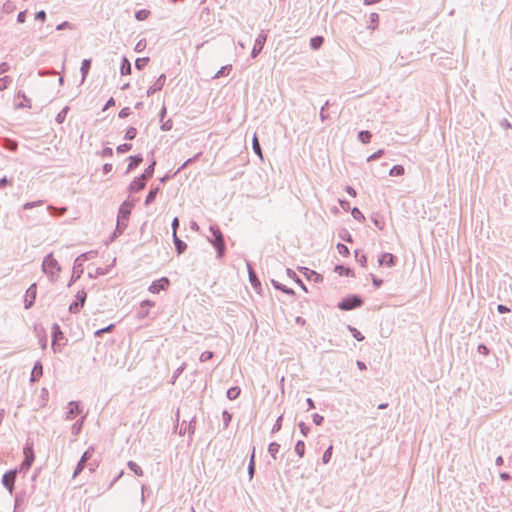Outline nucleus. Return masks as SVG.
<instances>
[{
    "label": "nucleus",
    "instance_id": "1",
    "mask_svg": "<svg viewBox=\"0 0 512 512\" xmlns=\"http://www.w3.org/2000/svg\"><path fill=\"white\" fill-rule=\"evenodd\" d=\"M133 204L129 201L123 202L118 211L116 229L112 235V240L121 235L128 225L129 216L131 214Z\"/></svg>",
    "mask_w": 512,
    "mask_h": 512
},
{
    "label": "nucleus",
    "instance_id": "2",
    "mask_svg": "<svg viewBox=\"0 0 512 512\" xmlns=\"http://www.w3.org/2000/svg\"><path fill=\"white\" fill-rule=\"evenodd\" d=\"M211 236H208V241L213 245L217 252V258L221 259L226 252V244L223 233L221 232L218 225H211L209 227Z\"/></svg>",
    "mask_w": 512,
    "mask_h": 512
},
{
    "label": "nucleus",
    "instance_id": "3",
    "mask_svg": "<svg viewBox=\"0 0 512 512\" xmlns=\"http://www.w3.org/2000/svg\"><path fill=\"white\" fill-rule=\"evenodd\" d=\"M363 303H364V301L359 295L353 294V295H349V296L345 297L344 299H342L337 304V307L343 311H350V310L361 307L363 305Z\"/></svg>",
    "mask_w": 512,
    "mask_h": 512
},
{
    "label": "nucleus",
    "instance_id": "4",
    "mask_svg": "<svg viewBox=\"0 0 512 512\" xmlns=\"http://www.w3.org/2000/svg\"><path fill=\"white\" fill-rule=\"evenodd\" d=\"M42 270L52 278L61 270L58 261L53 257L52 253L48 254L44 258L42 262Z\"/></svg>",
    "mask_w": 512,
    "mask_h": 512
},
{
    "label": "nucleus",
    "instance_id": "5",
    "mask_svg": "<svg viewBox=\"0 0 512 512\" xmlns=\"http://www.w3.org/2000/svg\"><path fill=\"white\" fill-rule=\"evenodd\" d=\"M23 453H24V460L22 461V463L20 464V467L18 469V472H26L30 469V467L32 466L33 462H34V459H35V455H34V450H33V446L32 444H29L27 443L23 449Z\"/></svg>",
    "mask_w": 512,
    "mask_h": 512
},
{
    "label": "nucleus",
    "instance_id": "6",
    "mask_svg": "<svg viewBox=\"0 0 512 512\" xmlns=\"http://www.w3.org/2000/svg\"><path fill=\"white\" fill-rule=\"evenodd\" d=\"M92 253L93 252L83 253L75 259L73 265V274L68 286H71L74 281L80 278L81 274L83 273L82 265L89 259V255Z\"/></svg>",
    "mask_w": 512,
    "mask_h": 512
},
{
    "label": "nucleus",
    "instance_id": "7",
    "mask_svg": "<svg viewBox=\"0 0 512 512\" xmlns=\"http://www.w3.org/2000/svg\"><path fill=\"white\" fill-rule=\"evenodd\" d=\"M17 473L18 469H12L5 472L4 475L2 476V484L9 491L10 495L13 494Z\"/></svg>",
    "mask_w": 512,
    "mask_h": 512
},
{
    "label": "nucleus",
    "instance_id": "8",
    "mask_svg": "<svg viewBox=\"0 0 512 512\" xmlns=\"http://www.w3.org/2000/svg\"><path fill=\"white\" fill-rule=\"evenodd\" d=\"M94 453V449L92 447L88 448L83 455L81 456L75 470L73 473V478H76L82 470L85 468L87 461L92 457Z\"/></svg>",
    "mask_w": 512,
    "mask_h": 512
},
{
    "label": "nucleus",
    "instance_id": "9",
    "mask_svg": "<svg viewBox=\"0 0 512 512\" xmlns=\"http://www.w3.org/2000/svg\"><path fill=\"white\" fill-rule=\"evenodd\" d=\"M36 295H37V285H36V283H33L26 290L25 299H24L25 309H30L34 305L35 300H36Z\"/></svg>",
    "mask_w": 512,
    "mask_h": 512
},
{
    "label": "nucleus",
    "instance_id": "10",
    "mask_svg": "<svg viewBox=\"0 0 512 512\" xmlns=\"http://www.w3.org/2000/svg\"><path fill=\"white\" fill-rule=\"evenodd\" d=\"M267 39V35L262 31L257 38L255 39L254 46L251 51V57L256 58L262 51L265 42Z\"/></svg>",
    "mask_w": 512,
    "mask_h": 512
},
{
    "label": "nucleus",
    "instance_id": "11",
    "mask_svg": "<svg viewBox=\"0 0 512 512\" xmlns=\"http://www.w3.org/2000/svg\"><path fill=\"white\" fill-rule=\"evenodd\" d=\"M82 412V409L80 407V403L77 401H70L68 403L67 411L65 413V419L66 420H73L76 418L80 413Z\"/></svg>",
    "mask_w": 512,
    "mask_h": 512
},
{
    "label": "nucleus",
    "instance_id": "12",
    "mask_svg": "<svg viewBox=\"0 0 512 512\" xmlns=\"http://www.w3.org/2000/svg\"><path fill=\"white\" fill-rule=\"evenodd\" d=\"M169 279L166 277H162L159 280L153 281L149 286V291L151 293H159L162 290H165L169 286Z\"/></svg>",
    "mask_w": 512,
    "mask_h": 512
},
{
    "label": "nucleus",
    "instance_id": "13",
    "mask_svg": "<svg viewBox=\"0 0 512 512\" xmlns=\"http://www.w3.org/2000/svg\"><path fill=\"white\" fill-rule=\"evenodd\" d=\"M195 423H196V417L195 416L188 423L185 420L182 421L179 434L183 435L186 432H188L190 440H192V435L195 432Z\"/></svg>",
    "mask_w": 512,
    "mask_h": 512
},
{
    "label": "nucleus",
    "instance_id": "14",
    "mask_svg": "<svg viewBox=\"0 0 512 512\" xmlns=\"http://www.w3.org/2000/svg\"><path fill=\"white\" fill-rule=\"evenodd\" d=\"M146 181L147 179L142 178V175L134 178V180L130 183L128 187L129 192L134 193L141 191L142 189H144Z\"/></svg>",
    "mask_w": 512,
    "mask_h": 512
},
{
    "label": "nucleus",
    "instance_id": "15",
    "mask_svg": "<svg viewBox=\"0 0 512 512\" xmlns=\"http://www.w3.org/2000/svg\"><path fill=\"white\" fill-rule=\"evenodd\" d=\"M165 81H166L165 74H161L158 77V79L156 80V82L151 87H149V89L147 90V96H151L155 92L160 91L163 88Z\"/></svg>",
    "mask_w": 512,
    "mask_h": 512
},
{
    "label": "nucleus",
    "instance_id": "16",
    "mask_svg": "<svg viewBox=\"0 0 512 512\" xmlns=\"http://www.w3.org/2000/svg\"><path fill=\"white\" fill-rule=\"evenodd\" d=\"M42 375H43V365L40 361H36L33 366L32 372H31L30 381L36 382L40 379V377Z\"/></svg>",
    "mask_w": 512,
    "mask_h": 512
},
{
    "label": "nucleus",
    "instance_id": "17",
    "mask_svg": "<svg viewBox=\"0 0 512 512\" xmlns=\"http://www.w3.org/2000/svg\"><path fill=\"white\" fill-rule=\"evenodd\" d=\"M396 257L391 253H383L378 262L380 266L386 265L388 267H392L395 265Z\"/></svg>",
    "mask_w": 512,
    "mask_h": 512
},
{
    "label": "nucleus",
    "instance_id": "18",
    "mask_svg": "<svg viewBox=\"0 0 512 512\" xmlns=\"http://www.w3.org/2000/svg\"><path fill=\"white\" fill-rule=\"evenodd\" d=\"M300 270L304 273V275L309 279V280H313L314 282L318 283V282H321L323 280V277L322 275H320L319 273H317L316 271L314 270H311L309 268H306V267H301Z\"/></svg>",
    "mask_w": 512,
    "mask_h": 512
},
{
    "label": "nucleus",
    "instance_id": "19",
    "mask_svg": "<svg viewBox=\"0 0 512 512\" xmlns=\"http://www.w3.org/2000/svg\"><path fill=\"white\" fill-rule=\"evenodd\" d=\"M128 160L130 162L128 164L126 173H129L132 170H134L135 168H137L142 163L143 157L141 154H138V155H134V156H129Z\"/></svg>",
    "mask_w": 512,
    "mask_h": 512
},
{
    "label": "nucleus",
    "instance_id": "20",
    "mask_svg": "<svg viewBox=\"0 0 512 512\" xmlns=\"http://www.w3.org/2000/svg\"><path fill=\"white\" fill-rule=\"evenodd\" d=\"M247 269H248V274H249V280H250V283L251 285L254 287V288H258L261 286V283L255 273V271L253 270L252 268V265L250 262H247Z\"/></svg>",
    "mask_w": 512,
    "mask_h": 512
},
{
    "label": "nucleus",
    "instance_id": "21",
    "mask_svg": "<svg viewBox=\"0 0 512 512\" xmlns=\"http://www.w3.org/2000/svg\"><path fill=\"white\" fill-rule=\"evenodd\" d=\"M173 242L178 255L186 250L187 244L178 237L177 233H173Z\"/></svg>",
    "mask_w": 512,
    "mask_h": 512
},
{
    "label": "nucleus",
    "instance_id": "22",
    "mask_svg": "<svg viewBox=\"0 0 512 512\" xmlns=\"http://www.w3.org/2000/svg\"><path fill=\"white\" fill-rule=\"evenodd\" d=\"M63 338V332L58 324L52 326V346L55 347L56 343Z\"/></svg>",
    "mask_w": 512,
    "mask_h": 512
},
{
    "label": "nucleus",
    "instance_id": "23",
    "mask_svg": "<svg viewBox=\"0 0 512 512\" xmlns=\"http://www.w3.org/2000/svg\"><path fill=\"white\" fill-rule=\"evenodd\" d=\"M91 68V59H84L81 63L80 71L82 75L81 83H83L89 73Z\"/></svg>",
    "mask_w": 512,
    "mask_h": 512
},
{
    "label": "nucleus",
    "instance_id": "24",
    "mask_svg": "<svg viewBox=\"0 0 512 512\" xmlns=\"http://www.w3.org/2000/svg\"><path fill=\"white\" fill-rule=\"evenodd\" d=\"M271 283H272V285L274 286L275 289L280 290V291H282L285 294H288V295H294L295 294L293 289L286 287L285 285L281 284L280 282H278L276 280L272 279Z\"/></svg>",
    "mask_w": 512,
    "mask_h": 512
},
{
    "label": "nucleus",
    "instance_id": "25",
    "mask_svg": "<svg viewBox=\"0 0 512 512\" xmlns=\"http://www.w3.org/2000/svg\"><path fill=\"white\" fill-rule=\"evenodd\" d=\"M153 302L150 300H144L141 303V308L138 311V315L140 318H144L148 315V307L152 306Z\"/></svg>",
    "mask_w": 512,
    "mask_h": 512
},
{
    "label": "nucleus",
    "instance_id": "26",
    "mask_svg": "<svg viewBox=\"0 0 512 512\" xmlns=\"http://www.w3.org/2000/svg\"><path fill=\"white\" fill-rule=\"evenodd\" d=\"M120 73L121 75H129L131 73V62L126 57L122 58Z\"/></svg>",
    "mask_w": 512,
    "mask_h": 512
},
{
    "label": "nucleus",
    "instance_id": "27",
    "mask_svg": "<svg viewBox=\"0 0 512 512\" xmlns=\"http://www.w3.org/2000/svg\"><path fill=\"white\" fill-rule=\"evenodd\" d=\"M160 191V188L159 187H155V188H152L147 196H146V199H145V205L148 206L150 205L152 202H154L157 194L159 193Z\"/></svg>",
    "mask_w": 512,
    "mask_h": 512
},
{
    "label": "nucleus",
    "instance_id": "28",
    "mask_svg": "<svg viewBox=\"0 0 512 512\" xmlns=\"http://www.w3.org/2000/svg\"><path fill=\"white\" fill-rule=\"evenodd\" d=\"M252 148H253L254 153L257 156H259L260 159H263L262 149H261V146L258 141V137H257L256 133L254 134L253 139H252Z\"/></svg>",
    "mask_w": 512,
    "mask_h": 512
},
{
    "label": "nucleus",
    "instance_id": "29",
    "mask_svg": "<svg viewBox=\"0 0 512 512\" xmlns=\"http://www.w3.org/2000/svg\"><path fill=\"white\" fill-rule=\"evenodd\" d=\"M324 43V38L322 36H314L310 39V47L313 50H318Z\"/></svg>",
    "mask_w": 512,
    "mask_h": 512
},
{
    "label": "nucleus",
    "instance_id": "30",
    "mask_svg": "<svg viewBox=\"0 0 512 512\" xmlns=\"http://www.w3.org/2000/svg\"><path fill=\"white\" fill-rule=\"evenodd\" d=\"M84 420H85V416L81 417V419L77 420L71 427V432L73 435L77 436L82 428H83V424H84Z\"/></svg>",
    "mask_w": 512,
    "mask_h": 512
},
{
    "label": "nucleus",
    "instance_id": "31",
    "mask_svg": "<svg viewBox=\"0 0 512 512\" xmlns=\"http://www.w3.org/2000/svg\"><path fill=\"white\" fill-rule=\"evenodd\" d=\"M241 389L238 386L231 387L227 390V398L229 400H235L239 397Z\"/></svg>",
    "mask_w": 512,
    "mask_h": 512
},
{
    "label": "nucleus",
    "instance_id": "32",
    "mask_svg": "<svg viewBox=\"0 0 512 512\" xmlns=\"http://www.w3.org/2000/svg\"><path fill=\"white\" fill-rule=\"evenodd\" d=\"M279 450H280V444H278L277 442H271L268 446V452L274 460L277 459V454H278Z\"/></svg>",
    "mask_w": 512,
    "mask_h": 512
},
{
    "label": "nucleus",
    "instance_id": "33",
    "mask_svg": "<svg viewBox=\"0 0 512 512\" xmlns=\"http://www.w3.org/2000/svg\"><path fill=\"white\" fill-rule=\"evenodd\" d=\"M155 165H156V161L153 160L151 162V164L141 174L142 178L149 180L153 176V174H154Z\"/></svg>",
    "mask_w": 512,
    "mask_h": 512
},
{
    "label": "nucleus",
    "instance_id": "34",
    "mask_svg": "<svg viewBox=\"0 0 512 512\" xmlns=\"http://www.w3.org/2000/svg\"><path fill=\"white\" fill-rule=\"evenodd\" d=\"M371 138L372 134L368 130H362L358 133V139L364 144L369 143Z\"/></svg>",
    "mask_w": 512,
    "mask_h": 512
},
{
    "label": "nucleus",
    "instance_id": "35",
    "mask_svg": "<svg viewBox=\"0 0 512 512\" xmlns=\"http://www.w3.org/2000/svg\"><path fill=\"white\" fill-rule=\"evenodd\" d=\"M335 272H337L339 275L353 276L352 269H350L349 267H344L342 265H336Z\"/></svg>",
    "mask_w": 512,
    "mask_h": 512
},
{
    "label": "nucleus",
    "instance_id": "36",
    "mask_svg": "<svg viewBox=\"0 0 512 512\" xmlns=\"http://www.w3.org/2000/svg\"><path fill=\"white\" fill-rule=\"evenodd\" d=\"M127 466L128 468L133 471L137 476H142L143 475V470L142 468L134 461H129L127 463Z\"/></svg>",
    "mask_w": 512,
    "mask_h": 512
},
{
    "label": "nucleus",
    "instance_id": "37",
    "mask_svg": "<svg viewBox=\"0 0 512 512\" xmlns=\"http://www.w3.org/2000/svg\"><path fill=\"white\" fill-rule=\"evenodd\" d=\"M70 108L68 106H65L56 116V122L58 124H62L65 119H66V116L69 112Z\"/></svg>",
    "mask_w": 512,
    "mask_h": 512
},
{
    "label": "nucleus",
    "instance_id": "38",
    "mask_svg": "<svg viewBox=\"0 0 512 512\" xmlns=\"http://www.w3.org/2000/svg\"><path fill=\"white\" fill-rule=\"evenodd\" d=\"M379 21V15L377 13H371L369 16L368 28L375 30Z\"/></svg>",
    "mask_w": 512,
    "mask_h": 512
},
{
    "label": "nucleus",
    "instance_id": "39",
    "mask_svg": "<svg viewBox=\"0 0 512 512\" xmlns=\"http://www.w3.org/2000/svg\"><path fill=\"white\" fill-rule=\"evenodd\" d=\"M373 224L380 230H383L385 227V221L379 215H373L371 218Z\"/></svg>",
    "mask_w": 512,
    "mask_h": 512
},
{
    "label": "nucleus",
    "instance_id": "40",
    "mask_svg": "<svg viewBox=\"0 0 512 512\" xmlns=\"http://www.w3.org/2000/svg\"><path fill=\"white\" fill-rule=\"evenodd\" d=\"M295 452L296 454L302 458L305 454V443L302 440L297 441L295 445Z\"/></svg>",
    "mask_w": 512,
    "mask_h": 512
},
{
    "label": "nucleus",
    "instance_id": "41",
    "mask_svg": "<svg viewBox=\"0 0 512 512\" xmlns=\"http://www.w3.org/2000/svg\"><path fill=\"white\" fill-rule=\"evenodd\" d=\"M404 171L405 170L402 165H395L390 169L389 175L390 176H401L404 174Z\"/></svg>",
    "mask_w": 512,
    "mask_h": 512
},
{
    "label": "nucleus",
    "instance_id": "42",
    "mask_svg": "<svg viewBox=\"0 0 512 512\" xmlns=\"http://www.w3.org/2000/svg\"><path fill=\"white\" fill-rule=\"evenodd\" d=\"M75 297V301L78 302V304L83 307L87 298V293L85 292V290L78 291Z\"/></svg>",
    "mask_w": 512,
    "mask_h": 512
},
{
    "label": "nucleus",
    "instance_id": "43",
    "mask_svg": "<svg viewBox=\"0 0 512 512\" xmlns=\"http://www.w3.org/2000/svg\"><path fill=\"white\" fill-rule=\"evenodd\" d=\"M16 9L15 4L12 1H6L2 6V11L6 14L12 13Z\"/></svg>",
    "mask_w": 512,
    "mask_h": 512
},
{
    "label": "nucleus",
    "instance_id": "44",
    "mask_svg": "<svg viewBox=\"0 0 512 512\" xmlns=\"http://www.w3.org/2000/svg\"><path fill=\"white\" fill-rule=\"evenodd\" d=\"M348 330L351 332L352 336L357 340V341H363L364 340V336L361 334V332L356 329L355 327L351 326V325H348Z\"/></svg>",
    "mask_w": 512,
    "mask_h": 512
},
{
    "label": "nucleus",
    "instance_id": "45",
    "mask_svg": "<svg viewBox=\"0 0 512 512\" xmlns=\"http://www.w3.org/2000/svg\"><path fill=\"white\" fill-rule=\"evenodd\" d=\"M148 62H149L148 57L137 58L135 61V68L138 70H142L148 64Z\"/></svg>",
    "mask_w": 512,
    "mask_h": 512
},
{
    "label": "nucleus",
    "instance_id": "46",
    "mask_svg": "<svg viewBox=\"0 0 512 512\" xmlns=\"http://www.w3.org/2000/svg\"><path fill=\"white\" fill-rule=\"evenodd\" d=\"M332 451H333V446L330 445L324 452L323 456H322V462L323 464H328L329 461L331 460V457H332Z\"/></svg>",
    "mask_w": 512,
    "mask_h": 512
},
{
    "label": "nucleus",
    "instance_id": "47",
    "mask_svg": "<svg viewBox=\"0 0 512 512\" xmlns=\"http://www.w3.org/2000/svg\"><path fill=\"white\" fill-rule=\"evenodd\" d=\"M47 209L49 210L51 215H64L65 212L67 211V208H65V207L56 208V207L51 206V205L48 206Z\"/></svg>",
    "mask_w": 512,
    "mask_h": 512
},
{
    "label": "nucleus",
    "instance_id": "48",
    "mask_svg": "<svg viewBox=\"0 0 512 512\" xmlns=\"http://www.w3.org/2000/svg\"><path fill=\"white\" fill-rule=\"evenodd\" d=\"M232 70V65H225L221 67V69L216 73L214 78H220L222 76H226Z\"/></svg>",
    "mask_w": 512,
    "mask_h": 512
},
{
    "label": "nucleus",
    "instance_id": "49",
    "mask_svg": "<svg viewBox=\"0 0 512 512\" xmlns=\"http://www.w3.org/2000/svg\"><path fill=\"white\" fill-rule=\"evenodd\" d=\"M136 135H137V129L135 127H129L126 130L124 139L125 140H133V139H135Z\"/></svg>",
    "mask_w": 512,
    "mask_h": 512
},
{
    "label": "nucleus",
    "instance_id": "50",
    "mask_svg": "<svg viewBox=\"0 0 512 512\" xmlns=\"http://www.w3.org/2000/svg\"><path fill=\"white\" fill-rule=\"evenodd\" d=\"M150 14V11L146 10V9H142V10H138L136 13H135V18L138 20V21H143L145 19H147V17L149 16Z\"/></svg>",
    "mask_w": 512,
    "mask_h": 512
},
{
    "label": "nucleus",
    "instance_id": "51",
    "mask_svg": "<svg viewBox=\"0 0 512 512\" xmlns=\"http://www.w3.org/2000/svg\"><path fill=\"white\" fill-rule=\"evenodd\" d=\"M12 83V78L9 76H4L0 78V90H4L8 88V86Z\"/></svg>",
    "mask_w": 512,
    "mask_h": 512
},
{
    "label": "nucleus",
    "instance_id": "52",
    "mask_svg": "<svg viewBox=\"0 0 512 512\" xmlns=\"http://www.w3.org/2000/svg\"><path fill=\"white\" fill-rule=\"evenodd\" d=\"M351 214H352L353 218L358 220V221H364L365 220V217H364L363 213L357 207H354L351 210Z\"/></svg>",
    "mask_w": 512,
    "mask_h": 512
},
{
    "label": "nucleus",
    "instance_id": "53",
    "mask_svg": "<svg viewBox=\"0 0 512 512\" xmlns=\"http://www.w3.org/2000/svg\"><path fill=\"white\" fill-rule=\"evenodd\" d=\"M114 324H110L104 328H101V329H98L96 332H95V336L96 337H101L104 333H107V332H111L113 329H114Z\"/></svg>",
    "mask_w": 512,
    "mask_h": 512
},
{
    "label": "nucleus",
    "instance_id": "54",
    "mask_svg": "<svg viewBox=\"0 0 512 512\" xmlns=\"http://www.w3.org/2000/svg\"><path fill=\"white\" fill-rule=\"evenodd\" d=\"M355 258H356V261L359 262L362 267H364L366 265V262H367L366 255L360 254V252L358 250L355 251Z\"/></svg>",
    "mask_w": 512,
    "mask_h": 512
},
{
    "label": "nucleus",
    "instance_id": "55",
    "mask_svg": "<svg viewBox=\"0 0 512 512\" xmlns=\"http://www.w3.org/2000/svg\"><path fill=\"white\" fill-rule=\"evenodd\" d=\"M337 250H338L339 254H341L344 257H346L350 254L348 247L342 243L337 244Z\"/></svg>",
    "mask_w": 512,
    "mask_h": 512
},
{
    "label": "nucleus",
    "instance_id": "56",
    "mask_svg": "<svg viewBox=\"0 0 512 512\" xmlns=\"http://www.w3.org/2000/svg\"><path fill=\"white\" fill-rule=\"evenodd\" d=\"M131 149H132V144L124 143V144L117 146L116 151H117V153L122 154V153H126V152L130 151Z\"/></svg>",
    "mask_w": 512,
    "mask_h": 512
},
{
    "label": "nucleus",
    "instance_id": "57",
    "mask_svg": "<svg viewBox=\"0 0 512 512\" xmlns=\"http://www.w3.org/2000/svg\"><path fill=\"white\" fill-rule=\"evenodd\" d=\"M41 205H43V201L42 200H38V201H34V202H27V203H25L23 208L25 210H28V209H32L34 207L41 206Z\"/></svg>",
    "mask_w": 512,
    "mask_h": 512
},
{
    "label": "nucleus",
    "instance_id": "58",
    "mask_svg": "<svg viewBox=\"0 0 512 512\" xmlns=\"http://www.w3.org/2000/svg\"><path fill=\"white\" fill-rule=\"evenodd\" d=\"M82 308V306H80L78 304V302L76 301H73L70 305H69V312L72 313V314H76L80 311V309Z\"/></svg>",
    "mask_w": 512,
    "mask_h": 512
},
{
    "label": "nucleus",
    "instance_id": "59",
    "mask_svg": "<svg viewBox=\"0 0 512 512\" xmlns=\"http://www.w3.org/2000/svg\"><path fill=\"white\" fill-rule=\"evenodd\" d=\"M213 356H214L213 352H211V351H204V352L200 355L199 360H200L201 362H206V361H208V360L212 359V358H213Z\"/></svg>",
    "mask_w": 512,
    "mask_h": 512
},
{
    "label": "nucleus",
    "instance_id": "60",
    "mask_svg": "<svg viewBox=\"0 0 512 512\" xmlns=\"http://www.w3.org/2000/svg\"><path fill=\"white\" fill-rule=\"evenodd\" d=\"M329 100H327L324 105L321 107V110H320V118L322 121H325L327 118H328V114H326V109L327 107L329 106Z\"/></svg>",
    "mask_w": 512,
    "mask_h": 512
},
{
    "label": "nucleus",
    "instance_id": "61",
    "mask_svg": "<svg viewBox=\"0 0 512 512\" xmlns=\"http://www.w3.org/2000/svg\"><path fill=\"white\" fill-rule=\"evenodd\" d=\"M312 419H313L314 424L317 425V426L322 425V423L324 421V417L322 415H320V414H317V413L312 415Z\"/></svg>",
    "mask_w": 512,
    "mask_h": 512
},
{
    "label": "nucleus",
    "instance_id": "62",
    "mask_svg": "<svg viewBox=\"0 0 512 512\" xmlns=\"http://www.w3.org/2000/svg\"><path fill=\"white\" fill-rule=\"evenodd\" d=\"M222 418H223L225 427H227L232 419V415L227 410H224L222 413Z\"/></svg>",
    "mask_w": 512,
    "mask_h": 512
},
{
    "label": "nucleus",
    "instance_id": "63",
    "mask_svg": "<svg viewBox=\"0 0 512 512\" xmlns=\"http://www.w3.org/2000/svg\"><path fill=\"white\" fill-rule=\"evenodd\" d=\"M383 154H384V150L380 149V150L376 151L375 153H373L372 155H370L367 158V161L370 162V161L376 160V159L380 158Z\"/></svg>",
    "mask_w": 512,
    "mask_h": 512
},
{
    "label": "nucleus",
    "instance_id": "64",
    "mask_svg": "<svg viewBox=\"0 0 512 512\" xmlns=\"http://www.w3.org/2000/svg\"><path fill=\"white\" fill-rule=\"evenodd\" d=\"M477 351L484 356H487L490 352V350L485 344H479L477 347Z\"/></svg>",
    "mask_w": 512,
    "mask_h": 512
}]
</instances>
